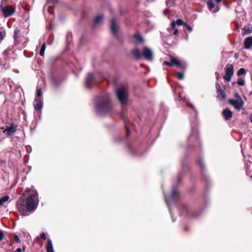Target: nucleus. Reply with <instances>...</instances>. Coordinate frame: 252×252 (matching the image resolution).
<instances>
[{"instance_id": "1", "label": "nucleus", "mask_w": 252, "mask_h": 252, "mask_svg": "<svg viewBox=\"0 0 252 252\" xmlns=\"http://www.w3.org/2000/svg\"><path fill=\"white\" fill-rule=\"evenodd\" d=\"M112 109V106L109 95L98 98V102L95 105V111L99 115L104 116L110 113Z\"/></svg>"}, {"instance_id": "2", "label": "nucleus", "mask_w": 252, "mask_h": 252, "mask_svg": "<svg viewBox=\"0 0 252 252\" xmlns=\"http://www.w3.org/2000/svg\"><path fill=\"white\" fill-rule=\"evenodd\" d=\"M27 198L26 199V208L29 211L35 210L38 204V194L36 190L30 189L27 190Z\"/></svg>"}, {"instance_id": "3", "label": "nucleus", "mask_w": 252, "mask_h": 252, "mask_svg": "<svg viewBox=\"0 0 252 252\" xmlns=\"http://www.w3.org/2000/svg\"><path fill=\"white\" fill-rule=\"evenodd\" d=\"M132 54L138 60L141 59L143 56L145 59L148 61H152L153 60L154 53L153 51L146 46L143 47L142 53L137 48L133 49L132 51Z\"/></svg>"}, {"instance_id": "4", "label": "nucleus", "mask_w": 252, "mask_h": 252, "mask_svg": "<svg viewBox=\"0 0 252 252\" xmlns=\"http://www.w3.org/2000/svg\"><path fill=\"white\" fill-rule=\"evenodd\" d=\"M117 98L122 105L126 104L128 98V89L124 86H120L116 92Z\"/></svg>"}, {"instance_id": "5", "label": "nucleus", "mask_w": 252, "mask_h": 252, "mask_svg": "<svg viewBox=\"0 0 252 252\" xmlns=\"http://www.w3.org/2000/svg\"><path fill=\"white\" fill-rule=\"evenodd\" d=\"M99 82L96 76L92 73H89L85 81V85L88 89L92 88L93 86L97 85Z\"/></svg>"}, {"instance_id": "6", "label": "nucleus", "mask_w": 252, "mask_h": 252, "mask_svg": "<svg viewBox=\"0 0 252 252\" xmlns=\"http://www.w3.org/2000/svg\"><path fill=\"white\" fill-rule=\"evenodd\" d=\"M234 73V67L232 64L227 65L226 67L225 74L223 76V79L227 82H230Z\"/></svg>"}, {"instance_id": "7", "label": "nucleus", "mask_w": 252, "mask_h": 252, "mask_svg": "<svg viewBox=\"0 0 252 252\" xmlns=\"http://www.w3.org/2000/svg\"><path fill=\"white\" fill-rule=\"evenodd\" d=\"M228 102L237 110H240L244 105V101L242 98L229 99Z\"/></svg>"}, {"instance_id": "8", "label": "nucleus", "mask_w": 252, "mask_h": 252, "mask_svg": "<svg viewBox=\"0 0 252 252\" xmlns=\"http://www.w3.org/2000/svg\"><path fill=\"white\" fill-rule=\"evenodd\" d=\"M1 10L5 17H7L13 15L15 12V8L11 5L2 6Z\"/></svg>"}, {"instance_id": "9", "label": "nucleus", "mask_w": 252, "mask_h": 252, "mask_svg": "<svg viewBox=\"0 0 252 252\" xmlns=\"http://www.w3.org/2000/svg\"><path fill=\"white\" fill-rule=\"evenodd\" d=\"M178 196H179L178 191L174 189H172V194H171V196L170 197L168 198L167 196L164 195L165 201L167 205L168 206L169 210H170V204L171 203L170 200H175V199L178 198Z\"/></svg>"}, {"instance_id": "10", "label": "nucleus", "mask_w": 252, "mask_h": 252, "mask_svg": "<svg viewBox=\"0 0 252 252\" xmlns=\"http://www.w3.org/2000/svg\"><path fill=\"white\" fill-rule=\"evenodd\" d=\"M17 126V125L12 123L10 126H7L6 128L3 131L8 136L11 135L16 131Z\"/></svg>"}, {"instance_id": "11", "label": "nucleus", "mask_w": 252, "mask_h": 252, "mask_svg": "<svg viewBox=\"0 0 252 252\" xmlns=\"http://www.w3.org/2000/svg\"><path fill=\"white\" fill-rule=\"evenodd\" d=\"M207 5L209 10L214 13H216L220 10V8L218 6H216V7L214 8L215 7V5L213 1L212 0H208L207 1Z\"/></svg>"}, {"instance_id": "12", "label": "nucleus", "mask_w": 252, "mask_h": 252, "mask_svg": "<svg viewBox=\"0 0 252 252\" xmlns=\"http://www.w3.org/2000/svg\"><path fill=\"white\" fill-rule=\"evenodd\" d=\"M111 30L114 35H117L118 32V29L116 24V20L114 18L111 20Z\"/></svg>"}, {"instance_id": "13", "label": "nucleus", "mask_w": 252, "mask_h": 252, "mask_svg": "<svg viewBox=\"0 0 252 252\" xmlns=\"http://www.w3.org/2000/svg\"><path fill=\"white\" fill-rule=\"evenodd\" d=\"M176 25H177L178 26H180L185 25V23L182 19H177L176 22H175V21H172L171 23V28L168 29L169 32H171L172 30L175 29Z\"/></svg>"}, {"instance_id": "14", "label": "nucleus", "mask_w": 252, "mask_h": 252, "mask_svg": "<svg viewBox=\"0 0 252 252\" xmlns=\"http://www.w3.org/2000/svg\"><path fill=\"white\" fill-rule=\"evenodd\" d=\"M222 115L226 120H229L232 116V112L228 109H224L223 111Z\"/></svg>"}, {"instance_id": "15", "label": "nucleus", "mask_w": 252, "mask_h": 252, "mask_svg": "<svg viewBox=\"0 0 252 252\" xmlns=\"http://www.w3.org/2000/svg\"><path fill=\"white\" fill-rule=\"evenodd\" d=\"M20 34V31L19 30H15L14 32V39L15 42L16 44H18L21 42L22 38H23V37H22L19 35Z\"/></svg>"}, {"instance_id": "16", "label": "nucleus", "mask_w": 252, "mask_h": 252, "mask_svg": "<svg viewBox=\"0 0 252 252\" xmlns=\"http://www.w3.org/2000/svg\"><path fill=\"white\" fill-rule=\"evenodd\" d=\"M245 48L247 49H250L252 46V37L246 38L244 42Z\"/></svg>"}, {"instance_id": "17", "label": "nucleus", "mask_w": 252, "mask_h": 252, "mask_svg": "<svg viewBox=\"0 0 252 252\" xmlns=\"http://www.w3.org/2000/svg\"><path fill=\"white\" fill-rule=\"evenodd\" d=\"M46 251L47 252H54L52 242L50 239H49L47 241L46 245Z\"/></svg>"}, {"instance_id": "18", "label": "nucleus", "mask_w": 252, "mask_h": 252, "mask_svg": "<svg viewBox=\"0 0 252 252\" xmlns=\"http://www.w3.org/2000/svg\"><path fill=\"white\" fill-rule=\"evenodd\" d=\"M217 93H218L217 97L218 98H219L220 99H223L225 98V96H226L225 93L222 89L217 91Z\"/></svg>"}, {"instance_id": "19", "label": "nucleus", "mask_w": 252, "mask_h": 252, "mask_svg": "<svg viewBox=\"0 0 252 252\" xmlns=\"http://www.w3.org/2000/svg\"><path fill=\"white\" fill-rule=\"evenodd\" d=\"M104 16L103 15L100 14L98 15L94 20V24L95 25H98L100 24L102 22Z\"/></svg>"}, {"instance_id": "20", "label": "nucleus", "mask_w": 252, "mask_h": 252, "mask_svg": "<svg viewBox=\"0 0 252 252\" xmlns=\"http://www.w3.org/2000/svg\"><path fill=\"white\" fill-rule=\"evenodd\" d=\"M171 62H172V65L175 64L178 67H181L182 65L179 61L176 59L175 58L171 57Z\"/></svg>"}, {"instance_id": "21", "label": "nucleus", "mask_w": 252, "mask_h": 252, "mask_svg": "<svg viewBox=\"0 0 252 252\" xmlns=\"http://www.w3.org/2000/svg\"><path fill=\"white\" fill-rule=\"evenodd\" d=\"M43 107V102L41 100H38L34 106V109L36 110H41Z\"/></svg>"}, {"instance_id": "22", "label": "nucleus", "mask_w": 252, "mask_h": 252, "mask_svg": "<svg viewBox=\"0 0 252 252\" xmlns=\"http://www.w3.org/2000/svg\"><path fill=\"white\" fill-rule=\"evenodd\" d=\"M134 37L138 41L139 43H142L144 41L142 36L139 33H136L134 35Z\"/></svg>"}, {"instance_id": "23", "label": "nucleus", "mask_w": 252, "mask_h": 252, "mask_svg": "<svg viewBox=\"0 0 252 252\" xmlns=\"http://www.w3.org/2000/svg\"><path fill=\"white\" fill-rule=\"evenodd\" d=\"M9 198V196L5 195L1 198H0V206H1L3 203L7 201Z\"/></svg>"}, {"instance_id": "24", "label": "nucleus", "mask_w": 252, "mask_h": 252, "mask_svg": "<svg viewBox=\"0 0 252 252\" xmlns=\"http://www.w3.org/2000/svg\"><path fill=\"white\" fill-rule=\"evenodd\" d=\"M246 73V71L245 68H241L239 69L237 73V74L238 76H241L242 75H244Z\"/></svg>"}, {"instance_id": "25", "label": "nucleus", "mask_w": 252, "mask_h": 252, "mask_svg": "<svg viewBox=\"0 0 252 252\" xmlns=\"http://www.w3.org/2000/svg\"><path fill=\"white\" fill-rule=\"evenodd\" d=\"M244 31L246 34H250L252 32V26H250L248 28H245Z\"/></svg>"}, {"instance_id": "26", "label": "nucleus", "mask_w": 252, "mask_h": 252, "mask_svg": "<svg viewBox=\"0 0 252 252\" xmlns=\"http://www.w3.org/2000/svg\"><path fill=\"white\" fill-rule=\"evenodd\" d=\"M46 48V44L45 43H44L41 46V48L40 49L39 54L40 56H42L44 54V51Z\"/></svg>"}, {"instance_id": "27", "label": "nucleus", "mask_w": 252, "mask_h": 252, "mask_svg": "<svg viewBox=\"0 0 252 252\" xmlns=\"http://www.w3.org/2000/svg\"><path fill=\"white\" fill-rule=\"evenodd\" d=\"M237 83L238 85L243 86L245 84V79L241 78H238Z\"/></svg>"}, {"instance_id": "28", "label": "nucleus", "mask_w": 252, "mask_h": 252, "mask_svg": "<svg viewBox=\"0 0 252 252\" xmlns=\"http://www.w3.org/2000/svg\"><path fill=\"white\" fill-rule=\"evenodd\" d=\"M177 75L178 79L183 80L184 79V74L183 73L178 72Z\"/></svg>"}, {"instance_id": "29", "label": "nucleus", "mask_w": 252, "mask_h": 252, "mask_svg": "<svg viewBox=\"0 0 252 252\" xmlns=\"http://www.w3.org/2000/svg\"><path fill=\"white\" fill-rule=\"evenodd\" d=\"M6 0H1L0 7L1 8V9H2V6H6Z\"/></svg>"}, {"instance_id": "30", "label": "nucleus", "mask_w": 252, "mask_h": 252, "mask_svg": "<svg viewBox=\"0 0 252 252\" xmlns=\"http://www.w3.org/2000/svg\"><path fill=\"white\" fill-rule=\"evenodd\" d=\"M173 0H166V3L167 6H170L172 5Z\"/></svg>"}, {"instance_id": "31", "label": "nucleus", "mask_w": 252, "mask_h": 252, "mask_svg": "<svg viewBox=\"0 0 252 252\" xmlns=\"http://www.w3.org/2000/svg\"><path fill=\"white\" fill-rule=\"evenodd\" d=\"M42 95V91L41 89H38L37 90V96L38 97L41 96Z\"/></svg>"}, {"instance_id": "32", "label": "nucleus", "mask_w": 252, "mask_h": 252, "mask_svg": "<svg viewBox=\"0 0 252 252\" xmlns=\"http://www.w3.org/2000/svg\"><path fill=\"white\" fill-rule=\"evenodd\" d=\"M14 240L17 243L20 242V239L17 235H15L14 236Z\"/></svg>"}, {"instance_id": "33", "label": "nucleus", "mask_w": 252, "mask_h": 252, "mask_svg": "<svg viewBox=\"0 0 252 252\" xmlns=\"http://www.w3.org/2000/svg\"><path fill=\"white\" fill-rule=\"evenodd\" d=\"M164 64L166 65H168V66H172V62H169L168 61H164Z\"/></svg>"}, {"instance_id": "34", "label": "nucleus", "mask_w": 252, "mask_h": 252, "mask_svg": "<svg viewBox=\"0 0 252 252\" xmlns=\"http://www.w3.org/2000/svg\"><path fill=\"white\" fill-rule=\"evenodd\" d=\"M198 163L200 165L201 167H204V162L203 161L202 159H200L198 161Z\"/></svg>"}, {"instance_id": "35", "label": "nucleus", "mask_w": 252, "mask_h": 252, "mask_svg": "<svg viewBox=\"0 0 252 252\" xmlns=\"http://www.w3.org/2000/svg\"><path fill=\"white\" fill-rule=\"evenodd\" d=\"M186 26V28L189 31V32H191L192 31V28L189 25H187L185 24Z\"/></svg>"}, {"instance_id": "36", "label": "nucleus", "mask_w": 252, "mask_h": 252, "mask_svg": "<svg viewBox=\"0 0 252 252\" xmlns=\"http://www.w3.org/2000/svg\"><path fill=\"white\" fill-rule=\"evenodd\" d=\"M216 87L217 91L221 89L220 85L218 83H216Z\"/></svg>"}, {"instance_id": "37", "label": "nucleus", "mask_w": 252, "mask_h": 252, "mask_svg": "<svg viewBox=\"0 0 252 252\" xmlns=\"http://www.w3.org/2000/svg\"><path fill=\"white\" fill-rule=\"evenodd\" d=\"M40 237L43 240H45L46 239V235L44 233H42L40 235Z\"/></svg>"}, {"instance_id": "38", "label": "nucleus", "mask_w": 252, "mask_h": 252, "mask_svg": "<svg viewBox=\"0 0 252 252\" xmlns=\"http://www.w3.org/2000/svg\"><path fill=\"white\" fill-rule=\"evenodd\" d=\"M235 96L236 99L242 98L240 94L237 92L235 93Z\"/></svg>"}, {"instance_id": "39", "label": "nucleus", "mask_w": 252, "mask_h": 252, "mask_svg": "<svg viewBox=\"0 0 252 252\" xmlns=\"http://www.w3.org/2000/svg\"><path fill=\"white\" fill-rule=\"evenodd\" d=\"M26 150L28 153H30L31 152V148L29 146H27L26 147Z\"/></svg>"}, {"instance_id": "40", "label": "nucleus", "mask_w": 252, "mask_h": 252, "mask_svg": "<svg viewBox=\"0 0 252 252\" xmlns=\"http://www.w3.org/2000/svg\"><path fill=\"white\" fill-rule=\"evenodd\" d=\"M173 30H174V31H173V34H174V35H177V34H178V29H174V30H172V31H173Z\"/></svg>"}, {"instance_id": "41", "label": "nucleus", "mask_w": 252, "mask_h": 252, "mask_svg": "<svg viewBox=\"0 0 252 252\" xmlns=\"http://www.w3.org/2000/svg\"><path fill=\"white\" fill-rule=\"evenodd\" d=\"M4 235L2 232H0V241H1L3 238Z\"/></svg>"}, {"instance_id": "42", "label": "nucleus", "mask_w": 252, "mask_h": 252, "mask_svg": "<svg viewBox=\"0 0 252 252\" xmlns=\"http://www.w3.org/2000/svg\"><path fill=\"white\" fill-rule=\"evenodd\" d=\"M183 209H184V210H185L187 213H188V208H187V206H185V205L183 206Z\"/></svg>"}, {"instance_id": "43", "label": "nucleus", "mask_w": 252, "mask_h": 252, "mask_svg": "<svg viewBox=\"0 0 252 252\" xmlns=\"http://www.w3.org/2000/svg\"><path fill=\"white\" fill-rule=\"evenodd\" d=\"M126 135H127V136L129 135V130L128 129L127 127L126 126Z\"/></svg>"}, {"instance_id": "44", "label": "nucleus", "mask_w": 252, "mask_h": 252, "mask_svg": "<svg viewBox=\"0 0 252 252\" xmlns=\"http://www.w3.org/2000/svg\"><path fill=\"white\" fill-rule=\"evenodd\" d=\"M187 105L188 106H189V107H191V108H193V106L191 104H190V103H187Z\"/></svg>"}, {"instance_id": "45", "label": "nucleus", "mask_w": 252, "mask_h": 252, "mask_svg": "<svg viewBox=\"0 0 252 252\" xmlns=\"http://www.w3.org/2000/svg\"><path fill=\"white\" fill-rule=\"evenodd\" d=\"M16 252H22V250L21 248H18L16 250Z\"/></svg>"}, {"instance_id": "46", "label": "nucleus", "mask_w": 252, "mask_h": 252, "mask_svg": "<svg viewBox=\"0 0 252 252\" xmlns=\"http://www.w3.org/2000/svg\"><path fill=\"white\" fill-rule=\"evenodd\" d=\"M49 1H51L53 3H55L57 1V0H48Z\"/></svg>"}, {"instance_id": "47", "label": "nucleus", "mask_w": 252, "mask_h": 252, "mask_svg": "<svg viewBox=\"0 0 252 252\" xmlns=\"http://www.w3.org/2000/svg\"><path fill=\"white\" fill-rule=\"evenodd\" d=\"M193 138V136H192V134H190V135L189 136V140H191V139Z\"/></svg>"}, {"instance_id": "48", "label": "nucleus", "mask_w": 252, "mask_h": 252, "mask_svg": "<svg viewBox=\"0 0 252 252\" xmlns=\"http://www.w3.org/2000/svg\"><path fill=\"white\" fill-rule=\"evenodd\" d=\"M2 38H3V35L1 33V32H0V39H2Z\"/></svg>"}, {"instance_id": "49", "label": "nucleus", "mask_w": 252, "mask_h": 252, "mask_svg": "<svg viewBox=\"0 0 252 252\" xmlns=\"http://www.w3.org/2000/svg\"><path fill=\"white\" fill-rule=\"evenodd\" d=\"M217 3H220L222 0H216Z\"/></svg>"}, {"instance_id": "50", "label": "nucleus", "mask_w": 252, "mask_h": 252, "mask_svg": "<svg viewBox=\"0 0 252 252\" xmlns=\"http://www.w3.org/2000/svg\"><path fill=\"white\" fill-rule=\"evenodd\" d=\"M250 119H251V122L252 123V115L250 116Z\"/></svg>"}, {"instance_id": "51", "label": "nucleus", "mask_w": 252, "mask_h": 252, "mask_svg": "<svg viewBox=\"0 0 252 252\" xmlns=\"http://www.w3.org/2000/svg\"><path fill=\"white\" fill-rule=\"evenodd\" d=\"M163 13H164V14L165 15H166V10H164V12H163Z\"/></svg>"}, {"instance_id": "52", "label": "nucleus", "mask_w": 252, "mask_h": 252, "mask_svg": "<svg viewBox=\"0 0 252 252\" xmlns=\"http://www.w3.org/2000/svg\"><path fill=\"white\" fill-rule=\"evenodd\" d=\"M184 228H185V229L186 230H188V229H187V228L186 227H185Z\"/></svg>"}, {"instance_id": "53", "label": "nucleus", "mask_w": 252, "mask_h": 252, "mask_svg": "<svg viewBox=\"0 0 252 252\" xmlns=\"http://www.w3.org/2000/svg\"><path fill=\"white\" fill-rule=\"evenodd\" d=\"M25 247H24V248H23V251H25Z\"/></svg>"}, {"instance_id": "54", "label": "nucleus", "mask_w": 252, "mask_h": 252, "mask_svg": "<svg viewBox=\"0 0 252 252\" xmlns=\"http://www.w3.org/2000/svg\"><path fill=\"white\" fill-rule=\"evenodd\" d=\"M195 139L197 140V137H195Z\"/></svg>"}, {"instance_id": "55", "label": "nucleus", "mask_w": 252, "mask_h": 252, "mask_svg": "<svg viewBox=\"0 0 252 252\" xmlns=\"http://www.w3.org/2000/svg\"><path fill=\"white\" fill-rule=\"evenodd\" d=\"M6 53V51H4V53Z\"/></svg>"}]
</instances>
